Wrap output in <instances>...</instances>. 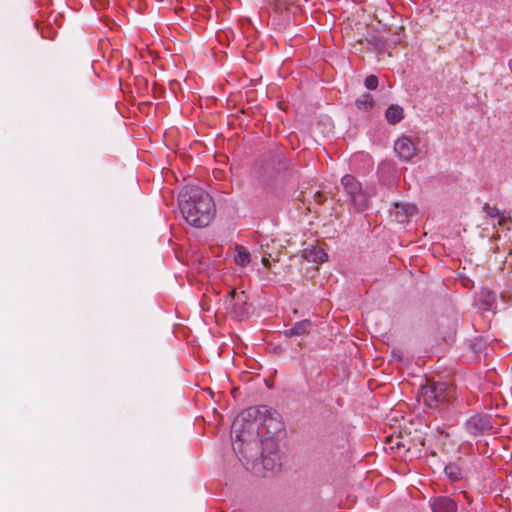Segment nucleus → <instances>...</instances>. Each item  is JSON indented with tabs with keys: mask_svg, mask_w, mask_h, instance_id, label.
I'll return each instance as SVG.
<instances>
[{
	"mask_svg": "<svg viewBox=\"0 0 512 512\" xmlns=\"http://www.w3.org/2000/svg\"><path fill=\"white\" fill-rule=\"evenodd\" d=\"M355 105L360 110L369 111L374 106V99L370 93H364L355 101Z\"/></svg>",
	"mask_w": 512,
	"mask_h": 512,
	"instance_id": "nucleus-14",
	"label": "nucleus"
},
{
	"mask_svg": "<svg viewBox=\"0 0 512 512\" xmlns=\"http://www.w3.org/2000/svg\"><path fill=\"white\" fill-rule=\"evenodd\" d=\"M385 118L389 124L395 125L404 118V109L399 105L392 104L386 109Z\"/></svg>",
	"mask_w": 512,
	"mask_h": 512,
	"instance_id": "nucleus-10",
	"label": "nucleus"
},
{
	"mask_svg": "<svg viewBox=\"0 0 512 512\" xmlns=\"http://www.w3.org/2000/svg\"><path fill=\"white\" fill-rule=\"evenodd\" d=\"M444 471L446 475L452 480H458L461 476L459 467L452 463L446 465Z\"/></svg>",
	"mask_w": 512,
	"mask_h": 512,
	"instance_id": "nucleus-16",
	"label": "nucleus"
},
{
	"mask_svg": "<svg viewBox=\"0 0 512 512\" xmlns=\"http://www.w3.org/2000/svg\"><path fill=\"white\" fill-rule=\"evenodd\" d=\"M404 220H405L404 218H401V219L398 218V221H400V222H403Z\"/></svg>",
	"mask_w": 512,
	"mask_h": 512,
	"instance_id": "nucleus-26",
	"label": "nucleus"
},
{
	"mask_svg": "<svg viewBox=\"0 0 512 512\" xmlns=\"http://www.w3.org/2000/svg\"><path fill=\"white\" fill-rule=\"evenodd\" d=\"M252 412H255V417L257 418L258 416H263V421L265 422L267 419H274V415H278L276 413V411H273L272 409H270L268 406L266 405H262V406H259L257 408H251L248 412L249 416H252L253 413Z\"/></svg>",
	"mask_w": 512,
	"mask_h": 512,
	"instance_id": "nucleus-13",
	"label": "nucleus"
},
{
	"mask_svg": "<svg viewBox=\"0 0 512 512\" xmlns=\"http://www.w3.org/2000/svg\"><path fill=\"white\" fill-rule=\"evenodd\" d=\"M393 356L398 357V359L401 360V357L398 354H396L395 352H393Z\"/></svg>",
	"mask_w": 512,
	"mask_h": 512,
	"instance_id": "nucleus-24",
	"label": "nucleus"
},
{
	"mask_svg": "<svg viewBox=\"0 0 512 512\" xmlns=\"http://www.w3.org/2000/svg\"><path fill=\"white\" fill-rule=\"evenodd\" d=\"M262 263H263V265H264L266 268H269V267H270V262H269L268 257L263 256V257H262Z\"/></svg>",
	"mask_w": 512,
	"mask_h": 512,
	"instance_id": "nucleus-22",
	"label": "nucleus"
},
{
	"mask_svg": "<svg viewBox=\"0 0 512 512\" xmlns=\"http://www.w3.org/2000/svg\"><path fill=\"white\" fill-rule=\"evenodd\" d=\"M236 425H237V421H235V422H234V424H233V428H235V427H236Z\"/></svg>",
	"mask_w": 512,
	"mask_h": 512,
	"instance_id": "nucleus-27",
	"label": "nucleus"
},
{
	"mask_svg": "<svg viewBox=\"0 0 512 512\" xmlns=\"http://www.w3.org/2000/svg\"><path fill=\"white\" fill-rule=\"evenodd\" d=\"M483 211L491 218H497L502 213L496 206H490L489 204L483 206Z\"/></svg>",
	"mask_w": 512,
	"mask_h": 512,
	"instance_id": "nucleus-17",
	"label": "nucleus"
},
{
	"mask_svg": "<svg viewBox=\"0 0 512 512\" xmlns=\"http://www.w3.org/2000/svg\"><path fill=\"white\" fill-rule=\"evenodd\" d=\"M394 150L403 161H409L416 155L415 145L407 136H401L395 141Z\"/></svg>",
	"mask_w": 512,
	"mask_h": 512,
	"instance_id": "nucleus-6",
	"label": "nucleus"
},
{
	"mask_svg": "<svg viewBox=\"0 0 512 512\" xmlns=\"http://www.w3.org/2000/svg\"><path fill=\"white\" fill-rule=\"evenodd\" d=\"M484 342L482 340H476L473 344H472V349L474 350V352L476 353H479L483 350L484 348Z\"/></svg>",
	"mask_w": 512,
	"mask_h": 512,
	"instance_id": "nucleus-21",
	"label": "nucleus"
},
{
	"mask_svg": "<svg viewBox=\"0 0 512 512\" xmlns=\"http://www.w3.org/2000/svg\"><path fill=\"white\" fill-rule=\"evenodd\" d=\"M365 87L369 90H375L378 87V78L375 75H369L364 81Z\"/></svg>",
	"mask_w": 512,
	"mask_h": 512,
	"instance_id": "nucleus-18",
	"label": "nucleus"
},
{
	"mask_svg": "<svg viewBox=\"0 0 512 512\" xmlns=\"http://www.w3.org/2000/svg\"><path fill=\"white\" fill-rule=\"evenodd\" d=\"M276 157L278 158L279 163H281L282 160H285V157L281 153H278Z\"/></svg>",
	"mask_w": 512,
	"mask_h": 512,
	"instance_id": "nucleus-23",
	"label": "nucleus"
},
{
	"mask_svg": "<svg viewBox=\"0 0 512 512\" xmlns=\"http://www.w3.org/2000/svg\"><path fill=\"white\" fill-rule=\"evenodd\" d=\"M498 225L499 226H506L507 224L512 223V218L509 213H506L505 211H502L500 216L498 217Z\"/></svg>",
	"mask_w": 512,
	"mask_h": 512,
	"instance_id": "nucleus-19",
	"label": "nucleus"
},
{
	"mask_svg": "<svg viewBox=\"0 0 512 512\" xmlns=\"http://www.w3.org/2000/svg\"><path fill=\"white\" fill-rule=\"evenodd\" d=\"M262 464L267 470H273L275 465L273 461H270V459L264 455H262Z\"/></svg>",
	"mask_w": 512,
	"mask_h": 512,
	"instance_id": "nucleus-20",
	"label": "nucleus"
},
{
	"mask_svg": "<svg viewBox=\"0 0 512 512\" xmlns=\"http://www.w3.org/2000/svg\"><path fill=\"white\" fill-rule=\"evenodd\" d=\"M395 208L397 209V214H403L404 218H408L410 216H413L417 212V208L413 204L409 203H402V204H395Z\"/></svg>",
	"mask_w": 512,
	"mask_h": 512,
	"instance_id": "nucleus-15",
	"label": "nucleus"
},
{
	"mask_svg": "<svg viewBox=\"0 0 512 512\" xmlns=\"http://www.w3.org/2000/svg\"><path fill=\"white\" fill-rule=\"evenodd\" d=\"M496 301V294L491 292L490 290L488 289H482L480 294H479V298H478V302H479V307L484 310V311H488L492 308V306L494 305Z\"/></svg>",
	"mask_w": 512,
	"mask_h": 512,
	"instance_id": "nucleus-11",
	"label": "nucleus"
},
{
	"mask_svg": "<svg viewBox=\"0 0 512 512\" xmlns=\"http://www.w3.org/2000/svg\"><path fill=\"white\" fill-rule=\"evenodd\" d=\"M341 184L356 212H363L369 207V196L355 176L344 175Z\"/></svg>",
	"mask_w": 512,
	"mask_h": 512,
	"instance_id": "nucleus-3",
	"label": "nucleus"
},
{
	"mask_svg": "<svg viewBox=\"0 0 512 512\" xmlns=\"http://www.w3.org/2000/svg\"><path fill=\"white\" fill-rule=\"evenodd\" d=\"M236 255L234 256L235 263L238 266L246 267L251 261V255L245 247L236 245Z\"/></svg>",
	"mask_w": 512,
	"mask_h": 512,
	"instance_id": "nucleus-12",
	"label": "nucleus"
},
{
	"mask_svg": "<svg viewBox=\"0 0 512 512\" xmlns=\"http://www.w3.org/2000/svg\"><path fill=\"white\" fill-rule=\"evenodd\" d=\"M178 204L183 218L196 228L206 227L215 214L212 197L200 187H185L179 194Z\"/></svg>",
	"mask_w": 512,
	"mask_h": 512,
	"instance_id": "nucleus-1",
	"label": "nucleus"
},
{
	"mask_svg": "<svg viewBox=\"0 0 512 512\" xmlns=\"http://www.w3.org/2000/svg\"><path fill=\"white\" fill-rule=\"evenodd\" d=\"M432 512H457V503L448 496H437L429 500Z\"/></svg>",
	"mask_w": 512,
	"mask_h": 512,
	"instance_id": "nucleus-7",
	"label": "nucleus"
},
{
	"mask_svg": "<svg viewBox=\"0 0 512 512\" xmlns=\"http://www.w3.org/2000/svg\"><path fill=\"white\" fill-rule=\"evenodd\" d=\"M422 397L426 406L432 409H446L455 400V390L444 382H434L422 387Z\"/></svg>",
	"mask_w": 512,
	"mask_h": 512,
	"instance_id": "nucleus-2",
	"label": "nucleus"
},
{
	"mask_svg": "<svg viewBox=\"0 0 512 512\" xmlns=\"http://www.w3.org/2000/svg\"><path fill=\"white\" fill-rule=\"evenodd\" d=\"M236 439L241 440L240 435H236Z\"/></svg>",
	"mask_w": 512,
	"mask_h": 512,
	"instance_id": "nucleus-25",
	"label": "nucleus"
},
{
	"mask_svg": "<svg viewBox=\"0 0 512 512\" xmlns=\"http://www.w3.org/2000/svg\"><path fill=\"white\" fill-rule=\"evenodd\" d=\"M467 428L474 435L487 432L493 428L492 418L487 414H478L472 416L467 421Z\"/></svg>",
	"mask_w": 512,
	"mask_h": 512,
	"instance_id": "nucleus-5",
	"label": "nucleus"
},
{
	"mask_svg": "<svg viewBox=\"0 0 512 512\" xmlns=\"http://www.w3.org/2000/svg\"><path fill=\"white\" fill-rule=\"evenodd\" d=\"M302 257L308 262L322 263L328 258L327 253L319 246L309 245L302 251Z\"/></svg>",
	"mask_w": 512,
	"mask_h": 512,
	"instance_id": "nucleus-9",
	"label": "nucleus"
},
{
	"mask_svg": "<svg viewBox=\"0 0 512 512\" xmlns=\"http://www.w3.org/2000/svg\"><path fill=\"white\" fill-rule=\"evenodd\" d=\"M248 296L244 291L231 290L225 299V307L231 316L238 320L248 317L251 305L248 303Z\"/></svg>",
	"mask_w": 512,
	"mask_h": 512,
	"instance_id": "nucleus-4",
	"label": "nucleus"
},
{
	"mask_svg": "<svg viewBox=\"0 0 512 512\" xmlns=\"http://www.w3.org/2000/svg\"><path fill=\"white\" fill-rule=\"evenodd\" d=\"M313 328V323L310 319H304L293 324L290 329L284 330L283 335L286 338L294 336H303L310 333Z\"/></svg>",
	"mask_w": 512,
	"mask_h": 512,
	"instance_id": "nucleus-8",
	"label": "nucleus"
}]
</instances>
